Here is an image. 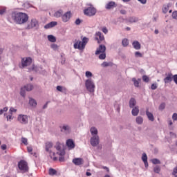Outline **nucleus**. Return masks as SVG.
Returning <instances> with one entry per match:
<instances>
[{"label":"nucleus","mask_w":177,"mask_h":177,"mask_svg":"<svg viewBox=\"0 0 177 177\" xmlns=\"http://www.w3.org/2000/svg\"><path fill=\"white\" fill-rule=\"evenodd\" d=\"M12 19L17 24H24L28 21V15L23 12H12Z\"/></svg>","instance_id":"f257e3e1"},{"label":"nucleus","mask_w":177,"mask_h":177,"mask_svg":"<svg viewBox=\"0 0 177 177\" xmlns=\"http://www.w3.org/2000/svg\"><path fill=\"white\" fill-rule=\"evenodd\" d=\"M89 41V39L86 37L82 38V41L80 40H77L73 45V48L75 49H79V50H84L85 49V46H86V44Z\"/></svg>","instance_id":"f03ea898"},{"label":"nucleus","mask_w":177,"mask_h":177,"mask_svg":"<svg viewBox=\"0 0 177 177\" xmlns=\"http://www.w3.org/2000/svg\"><path fill=\"white\" fill-rule=\"evenodd\" d=\"M95 55H100L98 57L99 59L100 60H104L106 59V46L100 45L95 51Z\"/></svg>","instance_id":"7ed1b4c3"},{"label":"nucleus","mask_w":177,"mask_h":177,"mask_svg":"<svg viewBox=\"0 0 177 177\" xmlns=\"http://www.w3.org/2000/svg\"><path fill=\"white\" fill-rule=\"evenodd\" d=\"M53 147V144L50 142H46V151L47 153H49L50 158H53V161H57V157L55 156H56V153L53 152L50 150Z\"/></svg>","instance_id":"20e7f679"},{"label":"nucleus","mask_w":177,"mask_h":177,"mask_svg":"<svg viewBox=\"0 0 177 177\" xmlns=\"http://www.w3.org/2000/svg\"><path fill=\"white\" fill-rule=\"evenodd\" d=\"M32 64V59L30 57L21 58L20 68H24L26 67H30V65Z\"/></svg>","instance_id":"39448f33"},{"label":"nucleus","mask_w":177,"mask_h":177,"mask_svg":"<svg viewBox=\"0 0 177 177\" xmlns=\"http://www.w3.org/2000/svg\"><path fill=\"white\" fill-rule=\"evenodd\" d=\"M96 8L93 7V6H91L90 7L84 10V13L85 16H88V17H92V16H95L96 15Z\"/></svg>","instance_id":"423d86ee"},{"label":"nucleus","mask_w":177,"mask_h":177,"mask_svg":"<svg viewBox=\"0 0 177 177\" xmlns=\"http://www.w3.org/2000/svg\"><path fill=\"white\" fill-rule=\"evenodd\" d=\"M64 146V145L63 144L59 142H57L55 145V148L57 150V154H58V156H64V154H66V151L63 149Z\"/></svg>","instance_id":"0eeeda50"},{"label":"nucleus","mask_w":177,"mask_h":177,"mask_svg":"<svg viewBox=\"0 0 177 177\" xmlns=\"http://www.w3.org/2000/svg\"><path fill=\"white\" fill-rule=\"evenodd\" d=\"M85 86L87 91H88V92H91V93L95 92V84L93 83L92 80L88 79L86 80Z\"/></svg>","instance_id":"6e6552de"},{"label":"nucleus","mask_w":177,"mask_h":177,"mask_svg":"<svg viewBox=\"0 0 177 177\" xmlns=\"http://www.w3.org/2000/svg\"><path fill=\"white\" fill-rule=\"evenodd\" d=\"M18 168L20 171H22V172H28V164L26 160H21L19 162Z\"/></svg>","instance_id":"1a4fd4ad"},{"label":"nucleus","mask_w":177,"mask_h":177,"mask_svg":"<svg viewBox=\"0 0 177 177\" xmlns=\"http://www.w3.org/2000/svg\"><path fill=\"white\" fill-rule=\"evenodd\" d=\"M32 89H34V86H32V84H28L22 87L20 92L21 96L24 97V96H26V91H27V92H30V91H32Z\"/></svg>","instance_id":"9d476101"},{"label":"nucleus","mask_w":177,"mask_h":177,"mask_svg":"<svg viewBox=\"0 0 177 177\" xmlns=\"http://www.w3.org/2000/svg\"><path fill=\"white\" fill-rule=\"evenodd\" d=\"M71 17H73V13H71V11H68L62 16V21L67 23V21H70Z\"/></svg>","instance_id":"9b49d317"},{"label":"nucleus","mask_w":177,"mask_h":177,"mask_svg":"<svg viewBox=\"0 0 177 177\" xmlns=\"http://www.w3.org/2000/svg\"><path fill=\"white\" fill-rule=\"evenodd\" d=\"M17 120L21 124H25L28 123V116L27 115H19Z\"/></svg>","instance_id":"f8f14e48"},{"label":"nucleus","mask_w":177,"mask_h":177,"mask_svg":"<svg viewBox=\"0 0 177 177\" xmlns=\"http://www.w3.org/2000/svg\"><path fill=\"white\" fill-rule=\"evenodd\" d=\"M38 25V21L37 19H32L31 21L28 24L26 29L30 30L31 28H34V27H37Z\"/></svg>","instance_id":"ddd939ff"},{"label":"nucleus","mask_w":177,"mask_h":177,"mask_svg":"<svg viewBox=\"0 0 177 177\" xmlns=\"http://www.w3.org/2000/svg\"><path fill=\"white\" fill-rule=\"evenodd\" d=\"M95 39L98 44H101L102 41H104V36L100 32H97L95 34Z\"/></svg>","instance_id":"4468645a"},{"label":"nucleus","mask_w":177,"mask_h":177,"mask_svg":"<svg viewBox=\"0 0 177 177\" xmlns=\"http://www.w3.org/2000/svg\"><path fill=\"white\" fill-rule=\"evenodd\" d=\"M172 80H174V75L172 73H169L166 77L164 78L165 84H169V82H172Z\"/></svg>","instance_id":"2eb2a0df"},{"label":"nucleus","mask_w":177,"mask_h":177,"mask_svg":"<svg viewBox=\"0 0 177 177\" xmlns=\"http://www.w3.org/2000/svg\"><path fill=\"white\" fill-rule=\"evenodd\" d=\"M91 145L93 146H97V145H99V136H94L93 138H91Z\"/></svg>","instance_id":"dca6fc26"},{"label":"nucleus","mask_w":177,"mask_h":177,"mask_svg":"<svg viewBox=\"0 0 177 177\" xmlns=\"http://www.w3.org/2000/svg\"><path fill=\"white\" fill-rule=\"evenodd\" d=\"M105 8L107 10L113 9V8H117V4L114 1H109L108 3H106Z\"/></svg>","instance_id":"f3484780"},{"label":"nucleus","mask_w":177,"mask_h":177,"mask_svg":"<svg viewBox=\"0 0 177 177\" xmlns=\"http://www.w3.org/2000/svg\"><path fill=\"white\" fill-rule=\"evenodd\" d=\"M57 24V21H51L46 25L44 26V28L46 30H48L49 28H53V27H56V25Z\"/></svg>","instance_id":"a211bd4d"},{"label":"nucleus","mask_w":177,"mask_h":177,"mask_svg":"<svg viewBox=\"0 0 177 177\" xmlns=\"http://www.w3.org/2000/svg\"><path fill=\"white\" fill-rule=\"evenodd\" d=\"M66 146L68 147L69 150H71V149H74V147H75V144H74V141H73V140L69 139L66 141Z\"/></svg>","instance_id":"6ab92c4d"},{"label":"nucleus","mask_w":177,"mask_h":177,"mask_svg":"<svg viewBox=\"0 0 177 177\" xmlns=\"http://www.w3.org/2000/svg\"><path fill=\"white\" fill-rule=\"evenodd\" d=\"M73 162L75 164V165H82V164L84 162V160H82L81 158H77L73 160Z\"/></svg>","instance_id":"aec40b11"},{"label":"nucleus","mask_w":177,"mask_h":177,"mask_svg":"<svg viewBox=\"0 0 177 177\" xmlns=\"http://www.w3.org/2000/svg\"><path fill=\"white\" fill-rule=\"evenodd\" d=\"M131 114L132 115H133L134 117H136V115H138V114H139V106H136L134 107L132 111H131Z\"/></svg>","instance_id":"412c9836"},{"label":"nucleus","mask_w":177,"mask_h":177,"mask_svg":"<svg viewBox=\"0 0 177 177\" xmlns=\"http://www.w3.org/2000/svg\"><path fill=\"white\" fill-rule=\"evenodd\" d=\"M132 45H133L134 49H136V50H139V49H140V43H139V41H134L132 43Z\"/></svg>","instance_id":"4be33fe9"},{"label":"nucleus","mask_w":177,"mask_h":177,"mask_svg":"<svg viewBox=\"0 0 177 177\" xmlns=\"http://www.w3.org/2000/svg\"><path fill=\"white\" fill-rule=\"evenodd\" d=\"M129 23H138L139 21V19L136 17H130L128 19Z\"/></svg>","instance_id":"5701e85b"},{"label":"nucleus","mask_w":177,"mask_h":177,"mask_svg":"<svg viewBox=\"0 0 177 177\" xmlns=\"http://www.w3.org/2000/svg\"><path fill=\"white\" fill-rule=\"evenodd\" d=\"M146 114L149 121H154V116L153 115V113L149 112V109L146 111Z\"/></svg>","instance_id":"b1692460"},{"label":"nucleus","mask_w":177,"mask_h":177,"mask_svg":"<svg viewBox=\"0 0 177 177\" xmlns=\"http://www.w3.org/2000/svg\"><path fill=\"white\" fill-rule=\"evenodd\" d=\"M62 16H63V10H59L57 11H56L54 14V17H62Z\"/></svg>","instance_id":"393cba45"},{"label":"nucleus","mask_w":177,"mask_h":177,"mask_svg":"<svg viewBox=\"0 0 177 177\" xmlns=\"http://www.w3.org/2000/svg\"><path fill=\"white\" fill-rule=\"evenodd\" d=\"M142 160L145 163V167H149V162H147V155H146V153L142 154Z\"/></svg>","instance_id":"a878e982"},{"label":"nucleus","mask_w":177,"mask_h":177,"mask_svg":"<svg viewBox=\"0 0 177 177\" xmlns=\"http://www.w3.org/2000/svg\"><path fill=\"white\" fill-rule=\"evenodd\" d=\"M29 104L32 106V107H37V101L32 98L29 100Z\"/></svg>","instance_id":"bb28decb"},{"label":"nucleus","mask_w":177,"mask_h":177,"mask_svg":"<svg viewBox=\"0 0 177 177\" xmlns=\"http://www.w3.org/2000/svg\"><path fill=\"white\" fill-rule=\"evenodd\" d=\"M136 105V100H135V98H131L129 101V107L132 109V107H133Z\"/></svg>","instance_id":"cd10ccee"},{"label":"nucleus","mask_w":177,"mask_h":177,"mask_svg":"<svg viewBox=\"0 0 177 177\" xmlns=\"http://www.w3.org/2000/svg\"><path fill=\"white\" fill-rule=\"evenodd\" d=\"M62 132H70V127L68 125H64L62 129Z\"/></svg>","instance_id":"c85d7f7f"},{"label":"nucleus","mask_w":177,"mask_h":177,"mask_svg":"<svg viewBox=\"0 0 177 177\" xmlns=\"http://www.w3.org/2000/svg\"><path fill=\"white\" fill-rule=\"evenodd\" d=\"M162 10L163 13H167L169 10V6L168 5H164Z\"/></svg>","instance_id":"c756f323"},{"label":"nucleus","mask_w":177,"mask_h":177,"mask_svg":"<svg viewBox=\"0 0 177 177\" xmlns=\"http://www.w3.org/2000/svg\"><path fill=\"white\" fill-rule=\"evenodd\" d=\"M136 121L137 122V124H143V118L138 116L136 118Z\"/></svg>","instance_id":"7c9ffc66"},{"label":"nucleus","mask_w":177,"mask_h":177,"mask_svg":"<svg viewBox=\"0 0 177 177\" xmlns=\"http://www.w3.org/2000/svg\"><path fill=\"white\" fill-rule=\"evenodd\" d=\"M48 39L50 41V42H55L56 41V37L52 35H50L48 36Z\"/></svg>","instance_id":"2f4dec72"},{"label":"nucleus","mask_w":177,"mask_h":177,"mask_svg":"<svg viewBox=\"0 0 177 177\" xmlns=\"http://www.w3.org/2000/svg\"><path fill=\"white\" fill-rule=\"evenodd\" d=\"M56 174H57V171H56L55 169L50 168L49 169V175H51V176L56 175Z\"/></svg>","instance_id":"473e14b6"},{"label":"nucleus","mask_w":177,"mask_h":177,"mask_svg":"<svg viewBox=\"0 0 177 177\" xmlns=\"http://www.w3.org/2000/svg\"><path fill=\"white\" fill-rule=\"evenodd\" d=\"M90 131L91 132V135H97V129L95 127H92Z\"/></svg>","instance_id":"72a5a7b5"},{"label":"nucleus","mask_w":177,"mask_h":177,"mask_svg":"<svg viewBox=\"0 0 177 177\" xmlns=\"http://www.w3.org/2000/svg\"><path fill=\"white\" fill-rule=\"evenodd\" d=\"M132 81L134 84V86L136 87V88H139V81L136 80V78L133 77L132 79Z\"/></svg>","instance_id":"f704fd0d"},{"label":"nucleus","mask_w":177,"mask_h":177,"mask_svg":"<svg viewBox=\"0 0 177 177\" xmlns=\"http://www.w3.org/2000/svg\"><path fill=\"white\" fill-rule=\"evenodd\" d=\"M122 45L123 46H127V45H129V41L127 40V39H124L122 41Z\"/></svg>","instance_id":"c9c22d12"},{"label":"nucleus","mask_w":177,"mask_h":177,"mask_svg":"<svg viewBox=\"0 0 177 177\" xmlns=\"http://www.w3.org/2000/svg\"><path fill=\"white\" fill-rule=\"evenodd\" d=\"M21 142L24 145H25V146H27V145H28V140H27V138L24 137L21 138Z\"/></svg>","instance_id":"e433bc0d"},{"label":"nucleus","mask_w":177,"mask_h":177,"mask_svg":"<svg viewBox=\"0 0 177 177\" xmlns=\"http://www.w3.org/2000/svg\"><path fill=\"white\" fill-rule=\"evenodd\" d=\"M28 71H37V66H35V65L32 64L29 68H28Z\"/></svg>","instance_id":"4c0bfd02"},{"label":"nucleus","mask_w":177,"mask_h":177,"mask_svg":"<svg viewBox=\"0 0 177 177\" xmlns=\"http://www.w3.org/2000/svg\"><path fill=\"white\" fill-rule=\"evenodd\" d=\"M27 150L32 156H35V154H37L36 153H32V147H28Z\"/></svg>","instance_id":"58836bf2"},{"label":"nucleus","mask_w":177,"mask_h":177,"mask_svg":"<svg viewBox=\"0 0 177 177\" xmlns=\"http://www.w3.org/2000/svg\"><path fill=\"white\" fill-rule=\"evenodd\" d=\"M152 163H153L155 165L157 164H161V162L160 161V160L157 159V158H153L151 160Z\"/></svg>","instance_id":"ea45409f"},{"label":"nucleus","mask_w":177,"mask_h":177,"mask_svg":"<svg viewBox=\"0 0 177 177\" xmlns=\"http://www.w3.org/2000/svg\"><path fill=\"white\" fill-rule=\"evenodd\" d=\"M142 81H144V82H149V81H150V79L147 75H144L142 76Z\"/></svg>","instance_id":"a19ab883"},{"label":"nucleus","mask_w":177,"mask_h":177,"mask_svg":"<svg viewBox=\"0 0 177 177\" xmlns=\"http://www.w3.org/2000/svg\"><path fill=\"white\" fill-rule=\"evenodd\" d=\"M153 171L154 172H156V174H160L161 169L160 168V167L156 166V167H154Z\"/></svg>","instance_id":"79ce46f5"},{"label":"nucleus","mask_w":177,"mask_h":177,"mask_svg":"<svg viewBox=\"0 0 177 177\" xmlns=\"http://www.w3.org/2000/svg\"><path fill=\"white\" fill-rule=\"evenodd\" d=\"M63 89L64 91H66V88H64L62 86H57V90L59 91V92H63Z\"/></svg>","instance_id":"37998d69"},{"label":"nucleus","mask_w":177,"mask_h":177,"mask_svg":"<svg viewBox=\"0 0 177 177\" xmlns=\"http://www.w3.org/2000/svg\"><path fill=\"white\" fill-rule=\"evenodd\" d=\"M135 56L136 57H142L143 55H142V53H140V52L136 51L135 53Z\"/></svg>","instance_id":"c03bdc74"},{"label":"nucleus","mask_w":177,"mask_h":177,"mask_svg":"<svg viewBox=\"0 0 177 177\" xmlns=\"http://www.w3.org/2000/svg\"><path fill=\"white\" fill-rule=\"evenodd\" d=\"M165 109V103H162L159 106V110H164Z\"/></svg>","instance_id":"a18cd8bd"},{"label":"nucleus","mask_w":177,"mask_h":177,"mask_svg":"<svg viewBox=\"0 0 177 177\" xmlns=\"http://www.w3.org/2000/svg\"><path fill=\"white\" fill-rule=\"evenodd\" d=\"M109 66H110V63L109 62H103L102 64V67H109Z\"/></svg>","instance_id":"49530a36"},{"label":"nucleus","mask_w":177,"mask_h":177,"mask_svg":"<svg viewBox=\"0 0 177 177\" xmlns=\"http://www.w3.org/2000/svg\"><path fill=\"white\" fill-rule=\"evenodd\" d=\"M51 48H52V49H54V50H56V49L59 48V46L55 44H54L51 45Z\"/></svg>","instance_id":"de8ad7c7"},{"label":"nucleus","mask_w":177,"mask_h":177,"mask_svg":"<svg viewBox=\"0 0 177 177\" xmlns=\"http://www.w3.org/2000/svg\"><path fill=\"white\" fill-rule=\"evenodd\" d=\"M102 31L104 32V34H107L109 32V30H107V28L106 27H103Z\"/></svg>","instance_id":"09e8293b"},{"label":"nucleus","mask_w":177,"mask_h":177,"mask_svg":"<svg viewBox=\"0 0 177 177\" xmlns=\"http://www.w3.org/2000/svg\"><path fill=\"white\" fill-rule=\"evenodd\" d=\"M16 111H17V109H15V108H10V114H13V113H16Z\"/></svg>","instance_id":"8fccbe9b"},{"label":"nucleus","mask_w":177,"mask_h":177,"mask_svg":"<svg viewBox=\"0 0 177 177\" xmlns=\"http://www.w3.org/2000/svg\"><path fill=\"white\" fill-rule=\"evenodd\" d=\"M86 77H87V78H89V77H92V73H91V71L86 72Z\"/></svg>","instance_id":"3c124183"},{"label":"nucleus","mask_w":177,"mask_h":177,"mask_svg":"<svg viewBox=\"0 0 177 177\" xmlns=\"http://www.w3.org/2000/svg\"><path fill=\"white\" fill-rule=\"evenodd\" d=\"M172 17H173V19H177V11L173 12Z\"/></svg>","instance_id":"603ef678"},{"label":"nucleus","mask_w":177,"mask_h":177,"mask_svg":"<svg viewBox=\"0 0 177 177\" xmlns=\"http://www.w3.org/2000/svg\"><path fill=\"white\" fill-rule=\"evenodd\" d=\"M157 88V84H152L151 86V89H152L153 91L156 90V88Z\"/></svg>","instance_id":"864d4df0"},{"label":"nucleus","mask_w":177,"mask_h":177,"mask_svg":"<svg viewBox=\"0 0 177 177\" xmlns=\"http://www.w3.org/2000/svg\"><path fill=\"white\" fill-rule=\"evenodd\" d=\"M173 80L174 81L175 84L177 85V75H173Z\"/></svg>","instance_id":"5fc2aeb1"},{"label":"nucleus","mask_w":177,"mask_h":177,"mask_svg":"<svg viewBox=\"0 0 177 177\" xmlns=\"http://www.w3.org/2000/svg\"><path fill=\"white\" fill-rule=\"evenodd\" d=\"M174 121H177V113H174L172 115Z\"/></svg>","instance_id":"6e6d98bb"},{"label":"nucleus","mask_w":177,"mask_h":177,"mask_svg":"<svg viewBox=\"0 0 177 177\" xmlns=\"http://www.w3.org/2000/svg\"><path fill=\"white\" fill-rule=\"evenodd\" d=\"M6 12V9L5 8H0V15H3Z\"/></svg>","instance_id":"4d7b16f0"},{"label":"nucleus","mask_w":177,"mask_h":177,"mask_svg":"<svg viewBox=\"0 0 177 177\" xmlns=\"http://www.w3.org/2000/svg\"><path fill=\"white\" fill-rule=\"evenodd\" d=\"M75 24L76 26H80V24H81V19H76Z\"/></svg>","instance_id":"13d9d810"},{"label":"nucleus","mask_w":177,"mask_h":177,"mask_svg":"<svg viewBox=\"0 0 177 177\" xmlns=\"http://www.w3.org/2000/svg\"><path fill=\"white\" fill-rule=\"evenodd\" d=\"M13 120V118L12 117V115H8L7 116V121H12Z\"/></svg>","instance_id":"bf43d9fd"},{"label":"nucleus","mask_w":177,"mask_h":177,"mask_svg":"<svg viewBox=\"0 0 177 177\" xmlns=\"http://www.w3.org/2000/svg\"><path fill=\"white\" fill-rule=\"evenodd\" d=\"M59 161H60V162H64V156H61V157L59 158Z\"/></svg>","instance_id":"052dcab7"},{"label":"nucleus","mask_w":177,"mask_h":177,"mask_svg":"<svg viewBox=\"0 0 177 177\" xmlns=\"http://www.w3.org/2000/svg\"><path fill=\"white\" fill-rule=\"evenodd\" d=\"M138 1L143 5H145V3H146L147 2V0H138Z\"/></svg>","instance_id":"680f3d73"},{"label":"nucleus","mask_w":177,"mask_h":177,"mask_svg":"<svg viewBox=\"0 0 177 177\" xmlns=\"http://www.w3.org/2000/svg\"><path fill=\"white\" fill-rule=\"evenodd\" d=\"M176 174H177V167H175V168L174 169L173 173H172L173 175H176Z\"/></svg>","instance_id":"e2e57ef3"},{"label":"nucleus","mask_w":177,"mask_h":177,"mask_svg":"<svg viewBox=\"0 0 177 177\" xmlns=\"http://www.w3.org/2000/svg\"><path fill=\"white\" fill-rule=\"evenodd\" d=\"M6 145H2L1 146V149H2L3 150H6Z\"/></svg>","instance_id":"0e129e2a"},{"label":"nucleus","mask_w":177,"mask_h":177,"mask_svg":"<svg viewBox=\"0 0 177 177\" xmlns=\"http://www.w3.org/2000/svg\"><path fill=\"white\" fill-rule=\"evenodd\" d=\"M103 169H106V171L107 172H110V169H109V167H106V166H104L102 167Z\"/></svg>","instance_id":"69168bd1"},{"label":"nucleus","mask_w":177,"mask_h":177,"mask_svg":"<svg viewBox=\"0 0 177 177\" xmlns=\"http://www.w3.org/2000/svg\"><path fill=\"white\" fill-rule=\"evenodd\" d=\"M120 13H121V15H126L127 14V11L125 10H120Z\"/></svg>","instance_id":"338daca9"},{"label":"nucleus","mask_w":177,"mask_h":177,"mask_svg":"<svg viewBox=\"0 0 177 177\" xmlns=\"http://www.w3.org/2000/svg\"><path fill=\"white\" fill-rule=\"evenodd\" d=\"M86 176H91L92 175V174L91 172L87 171V172H86Z\"/></svg>","instance_id":"774afa93"}]
</instances>
